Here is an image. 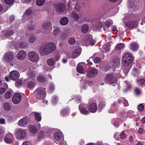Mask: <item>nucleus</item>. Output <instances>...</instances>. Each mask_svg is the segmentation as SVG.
<instances>
[{"mask_svg": "<svg viewBox=\"0 0 145 145\" xmlns=\"http://www.w3.org/2000/svg\"><path fill=\"white\" fill-rule=\"evenodd\" d=\"M130 48L133 51H136L138 48V44L135 42H132L130 45Z\"/></svg>", "mask_w": 145, "mask_h": 145, "instance_id": "b1692460", "label": "nucleus"}, {"mask_svg": "<svg viewBox=\"0 0 145 145\" xmlns=\"http://www.w3.org/2000/svg\"><path fill=\"white\" fill-rule=\"evenodd\" d=\"M133 60L132 55L128 53L124 54L122 58L123 64L125 67L123 69L124 72L125 74H127L130 69L129 65Z\"/></svg>", "mask_w": 145, "mask_h": 145, "instance_id": "f257e3e1", "label": "nucleus"}, {"mask_svg": "<svg viewBox=\"0 0 145 145\" xmlns=\"http://www.w3.org/2000/svg\"><path fill=\"white\" fill-rule=\"evenodd\" d=\"M55 86L53 84H51L50 86L49 89L51 91H52L54 89Z\"/></svg>", "mask_w": 145, "mask_h": 145, "instance_id": "052dcab7", "label": "nucleus"}, {"mask_svg": "<svg viewBox=\"0 0 145 145\" xmlns=\"http://www.w3.org/2000/svg\"><path fill=\"white\" fill-rule=\"evenodd\" d=\"M13 59V53L8 52L5 53L3 57V61L6 63H9Z\"/></svg>", "mask_w": 145, "mask_h": 145, "instance_id": "0eeeda50", "label": "nucleus"}, {"mask_svg": "<svg viewBox=\"0 0 145 145\" xmlns=\"http://www.w3.org/2000/svg\"><path fill=\"white\" fill-rule=\"evenodd\" d=\"M81 53V48H78L75 49L73 52L72 56H70L69 54H68L67 55V57L69 58H72L74 59L78 56Z\"/></svg>", "mask_w": 145, "mask_h": 145, "instance_id": "9d476101", "label": "nucleus"}, {"mask_svg": "<svg viewBox=\"0 0 145 145\" xmlns=\"http://www.w3.org/2000/svg\"><path fill=\"white\" fill-rule=\"evenodd\" d=\"M0 123L1 124H4L5 123V119L3 118L0 119Z\"/></svg>", "mask_w": 145, "mask_h": 145, "instance_id": "e2e57ef3", "label": "nucleus"}, {"mask_svg": "<svg viewBox=\"0 0 145 145\" xmlns=\"http://www.w3.org/2000/svg\"><path fill=\"white\" fill-rule=\"evenodd\" d=\"M6 91V89L4 88H0V94L4 93Z\"/></svg>", "mask_w": 145, "mask_h": 145, "instance_id": "6e6d98bb", "label": "nucleus"}, {"mask_svg": "<svg viewBox=\"0 0 145 145\" xmlns=\"http://www.w3.org/2000/svg\"><path fill=\"white\" fill-rule=\"evenodd\" d=\"M12 93L13 91L11 90L7 91L5 94V98L8 99L11 97L12 96Z\"/></svg>", "mask_w": 145, "mask_h": 145, "instance_id": "cd10ccee", "label": "nucleus"}, {"mask_svg": "<svg viewBox=\"0 0 145 145\" xmlns=\"http://www.w3.org/2000/svg\"><path fill=\"white\" fill-rule=\"evenodd\" d=\"M77 71L80 73H83L84 72L83 68L81 66H78L76 68Z\"/></svg>", "mask_w": 145, "mask_h": 145, "instance_id": "e433bc0d", "label": "nucleus"}, {"mask_svg": "<svg viewBox=\"0 0 145 145\" xmlns=\"http://www.w3.org/2000/svg\"><path fill=\"white\" fill-rule=\"evenodd\" d=\"M14 33L13 31L8 30L5 33V36L7 37H9L11 36Z\"/></svg>", "mask_w": 145, "mask_h": 145, "instance_id": "58836bf2", "label": "nucleus"}, {"mask_svg": "<svg viewBox=\"0 0 145 145\" xmlns=\"http://www.w3.org/2000/svg\"><path fill=\"white\" fill-rule=\"evenodd\" d=\"M45 88L41 87L37 88L35 91V94L38 99H43L46 96Z\"/></svg>", "mask_w": 145, "mask_h": 145, "instance_id": "20e7f679", "label": "nucleus"}, {"mask_svg": "<svg viewBox=\"0 0 145 145\" xmlns=\"http://www.w3.org/2000/svg\"><path fill=\"white\" fill-rule=\"evenodd\" d=\"M102 48L105 49L106 51L109 49L110 47L108 45L105 44L103 46Z\"/></svg>", "mask_w": 145, "mask_h": 145, "instance_id": "3c124183", "label": "nucleus"}, {"mask_svg": "<svg viewBox=\"0 0 145 145\" xmlns=\"http://www.w3.org/2000/svg\"><path fill=\"white\" fill-rule=\"evenodd\" d=\"M69 20L66 17H63L62 18L60 21L61 24L63 25H66L68 22Z\"/></svg>", "mask_w": 145, "mask_h": 145, "instance_id": "c85d7f7f", "label": "nucleus"}, {"mask_svg": "<svg viewBox=\"0 0 145 145\" xmlns=\"http://www.w3.org/2000/svg\"><path fill=\"white\" fill-rule=\"evenodd\" d=\"M22 84V81L20 80L16 82L15 83V85L17 87H19Z\"/></svg>", "mask_w": 145, "mask_h": 145, "instance_id": "bf43d9fd", "label": "nucleus"}, {"mask_svg": "<svg viewBox=\"0 0 145 145\" xmlns=\"http://www.w3.org/2000/svg\"><path fill=\"white\" fill-rule=\"evenodd\" d=\"M137 25V22L135 21L129 22L127 23V26L130 28L133 29Z\"/></svg>", "mask_w": 145, "mask_h": 145, "instance_id": "393cba45", "label": "nucleus"}, {"mask_svg": "<svg viewBox=\"0 0 145 145\" xmlns=\"http://www.w3.org/2000/svg\"><path fill=\"white\" fill-rule=\"evenodd\" d=\"M138 132L140 134H142L143 133V130L141 128H139L138 130Z\"/></svg>", "mask_w": 145, "mask_h": 145, "instance_id": "774afa93", "label": "nucleus"}, {"mask_svg": "<svg viewBox=\"0 0 145 145\" xmlns=\"http://www.w3.org/2000/svg\"><path fill=\"white\" fill-rule=\"evenodd\" d=\"M28 55L29 60L31 61L36 62L38 61L39 56L35 52L30 51Z\"/></svg>", "mask_w": 145, "mask_h": 145, "instance_id": "423d86ee", "label": "nucleus"}, {"mask_svg": "<svg viewBox=\"0 0 145 145\" xmlns=\"http://www.w3.org/2000/svg\"><path fill=\"white\" fill-rule=\"evenodd\" d=\"M14 137L11 133H9L6 135L4 140L5 142L8 144L11 143L13 140Z\"/></svg>", "mask_w": 145, "mask_h": 145, "instance_id": "ddd939ff", "label": "nucleus"}, {"mask_svg": "<svg viewBox=\"0 0 145 145\" xmlns=\"http://www.w3.org/2000/svg\"><path fill=\"white\" fill-rule=\"evenodd\" d=\"M85 40L86 42L89 43L91 46L94 45L96 42L95 40L92 39V36L90 35L86 36Z\"/></svg>", "mask_w": 145, "mask_h": 145, "instance_id": "f3484780", "label": "nucleus"}, {"mask_svg": "<svg viewBox=\"0 0 145 145\" xmlns=\"http://www.w3.org/2000/svg\"><path fill=\"white\" fill-rule=\"evenodd\" d=\"M29 23L30 25L27 27V28L29 30H32L33 29V26L35 25V23L32 21H30Z\"/></svg>", "mask_w": 145, "mask_h": 145, "instance_id": "79ce46f5", "label": "nucleus"}, {"mask_svg": "<svg viewBox=\"0 0 145 145\" xmlns=\"http://www.w3.org/2000/svg\"><path fill=\"white\" fill-rule=\"evenodd\" d=\"M71 16L75 20H78L79 18V17L78 14L74 12H72L71 13Z\"/></svg>", "mask_w": 145, "mask_h": 145, "instance_id": "473e14b6", "label": "nucleus"}, {"mask_svg": "<svg viewBox=\"0 0 145 145\" xmlns=\"http://www.w3.org/2000/svg\"><path fill=\"white\" fill-rule=\"evenodd\" d=\"M89 30V27L87 24H84L82 26L81 28V30L83 33L87 32Z\"/></svg>", "mask_w": 145, "mask_h": 145, "instance_id": "2f4dec72", "label": "nucleus"}, {"mask_svg": "<svg viewBox=\"0 0 145 145\" xmlns=\"http://www.w3.org/2000/svg\"><path fill=\"white\" fill-rule=\"evenodd\" d=\"M55 62V60L53 59H48L47 60V63L49 65L51 66L53 65L54 64Z\"/></svg>", "mask_w": 145, "mask_h": 145, "instance_id": "4c0bfd02", "label": "nucleus"}, {"mask_svg": "<svg viewBox=\"0 0 145 145\" xmlns=\"http://www.w3.org/2000/svg\"><path fill=\"white\" fill-rule=\"evenodd\" d=\"M26 134L25 130L20 128L17 130L16 135L17 139H23L25 137Z\"/></svg>", "mask_w": 145, "mask_h": 145, "instance_id": "39448f33", "label": "nucleus"}, {"mask_svg": "<svg viewBox=\"0 0 145 145\" xmlns=\"http://www.w3.org/2000/svg\"><path fill=\"white\" fill-rule=\"evenodd\" d=\"M106 105V103L105 102L103 101H101L100 102V109H102L105 107Z\"/></svg>", "mask_w": 145, "mask_h": 145, "instance_id": "864d4df0", "label": "nucleus"}, {"mask_svg": "<svg viewBox=\"0 0 145 145\" xmlns=\"http://www.w3.org/2000/svg\"><path fill=\"white\" fill-rule=\"evenodd\" d=\"M28 119L27 118H24L19 121L18 124L21 126H25L27 123Z\"/></svg>", "mask_w": 145, "mask_h": 145, "instance_id": "412c9836", "label": "nucleus"}, {"mask_svg": "<svg viewBox=\"0 0 145 145\" xmlns=\"http://www.w3.org/2000/svg\"><path fill=\"white\" fill-rule=\"evenodd\" d=\"M105 78L106 80L109 81L111 84L117 83V80L114 78L112 74L107 75L106 76Z\"/></svg>", "mask_w": 145, "mask_h": 145, "instance_id": "dca6fc26", "label": "nucleus"}, {"mask_svg": "<svg viewBox=\"0 0 145 145\" xmlns=\"http://www.w3.org/2000/svg\"><path fill=\"white\" fill-rule=\"evenodd\" d=\"M56 48V45L54 43L51 42L47 43L40 48V53L43 56L48 54L54 51Z\"/></svg>", "mask_w": 145, "mask_h": 145, "instance_id": "f03ea898", "label": "nucleus"}, {"mask_svg": "<svg viewBox=\"0 0 145 145\" xmlns=\"http://www.w3.org/2000/svg\"><path fill=\"white\" fill-rule=\"evenodd\" d=\"M26 56V52L24 50H21L18 52L17 55V57L18 60H22L25 58Z\"/></svg>", "mask_w": 145, "mask_h": 145, "instance_id": "6ab92c4d", "label": "nucleus"}, {"mask_svg": "<svg viewBox=\"0 0 145 145\" xmlns=\"http://www.w3.org/2000/svg\"><path fill=\"white\" fill-rule=\"evenodd\" d=\"M44 133L42 132H40L38 134V137L39 138H42L44 136Z\"/></svg>", "mask_w": 145, "mask_h": 145, "instance_id": "13d9d810", "label": "nucleus"}, {"mask_svg": "<svg viewBox=\"0 0 145 145\" xmlns=\"http://www.w3.org/2000/svg\"><path fill=\"white\" fill-rule=\"evenodd\" d=\"M87 105L86 104H82L79 106V109L82 114L87 115L89 114V111L86 109Z\"/></svg>", "mask_w": 145, "mask_h": 145, "instance_id": "1a4fd4ad", "label": "nucleus"}, {"mask_svg": "<svg viewBox=\"0 0 145 145\" xmlns=\"http://www.w3.org/2000/svg\"><path fill=\"white\" fill-rule=\"evenodd\" d=\"M42 27L44 30H48L50 32L52 29V25L49 21H47L44 23L42 25Z\"/></svg>", "mask_w": 145, "mask_h": 145, "instance_id": "a211bd4d", "label": "nucleus"}, {"mask_svg": "<svg viewBox=\"0 0 145 145\" xmlns=\"http://www.w3.org/2000/svg\"><path fill=\"white\" fill-rule=\"evenodd\" d=\"M98 71L95 68H91L87 74V76L88 77H92L95 76L97 74Z\"/></svg>", "mask_w": 145, "mask_h": 145, "instance_id": "4468645a", "label": "nucleus"}, {"mask_svg": "<svg viewBox=\"0 0 145 145\" xmlns=\"http://www.w3.org/2000/svg\"><path fill=\"white\" fill-rule=\"evenodd\" d=\"M120 138L121 139H123L126 137V135L124 132H122L120 135Z\"/></svg>", "mask_w": 145, "mask_h": 145, "instance_id": "5fc2aeb1", "label": "nucleus"}, {"mask_svg": "<svg viewBox=\"0 0 145 145\" xmlns=\"http://www.w3.org/2000/svg\"><path fill=\"white\" fill-rule=\"evenodd\" d=\"M37 80L39 82H42L45 80L46 78L44 76L40 75L38 77Z\"/></svg>", "mask_w": 145, "mask_h": 145, "instance_id": "c9c22d12", "label": "nucleus"}, {"mask_svg": "<svg viewBox=\"0 0 145 145\" xmlns=\"http://www.w3.org/2000/svg\"><path fill=\"white\" fill-rule=\"evenodd\" d=\"M21 99V95L19 93H16L13 95L12 101L14 104H18L20 102Z\"/></svg>", "mask_w": 145, "mask_h": 145, "instance_id": "f8f14e48", "label": "nucleus"}, {"mask_svg": "<svg viewBox=\"0 0 145 145\" xmlns=\"http://www.w3.org/2000/svg\"><path fill=\"white\" fill-rule=\"evenodd\" d=\"M5 1L7 4H12L14 2V0H5Z\"/></svg>", "mask_w": 145, "mask_h": 145, "instance_id": "603ef678", "label": "nucleus"}, {"mask_svg": "<svg viewBox=\"0 0 145 145\" xmlns=\"http://www.w3.org/2000/svg\"><path fill=\"white\" fill-rule=\"evenodd\" d=\"M55 142L60 145H66V141L64 140V138L63 133L61 131H57L54 134Z\"/></svg>", "mask_w": 145, "mask_h": 145, "instance_id": "7ed1b4c3", "label": "nucleus"}, {"mask_svg": "<svg viewBox=\"0 0 145 145\" xmlns=\"http://www.w3.org/2000/svg\"><path fill=\"white\" fill-rule=\"evenodd\" d=\"M80 85L81 88L82 89H86L91 82L88 81L85 77L83 78L81 80Z\"/></svg>", "mask_w": 145, "mask_h": 145, "instance_id": "9b49d317", "label": "nucleus"}, {"mask_svg": "<svg viewBox=\"0 0 145 145\" xmlns=\"http://www.w3.org/2000/svg\"><path fill=\"white\" fill-rule=\"evenodd\" d=\"M65 9V5L63 4L60 3L56 6V9L59 12H63Z\"/></svg>", "mask_w": 145, "mask_h": 145, "instance_id": "aec40b11", "label": "nucleus"}, {"mask_svg": "<svg viewBox=\"0 0 145 145\" xmlns=\"http://www.w3.org/2000/svg\"><path fill=\"white\" fill-rule=\"evenodd\" d=\"M27 85L28 88L29 89H31L34 88L35 86V83L33 81H30L28 82Z\"/></svg>", "mask_w": 145, "mask_h": 145, "instance_id": "bb28decb", "label": "nucleus"}, {"mask_svg": "<svg viewBox=\"0 0 145 145\" xmlns=\"http://www.w3.org/2000/svg\"><path fill=\"white\" fill-rule=\"evenodd\" d=\"M69 109H64L61 110L60 114L61 116H64L67 115L69 113Z\"/></svg>", "mask_w": 145, "mask_h": 145, "instance_id": "7c9ffc66", "label": "nucleus"}, {"mask_svg": "<svg viewBox=\"0 0 145 145\" xmlns=\"http://www.w3.org/2000/svg\"><path fill=\"white\" fill-rule=\"evenodd\" d=\"M111 24L110 23V22L108 21H107L105 22V25L107 27H109L110 26Z\"/></svg>", "mask_w": 145, "mask_h": 145, "instance_id": "69168bd1", "label": "nucleus"}, {"mask_svg": "<svg viewBox=\"0 0 145 145\" xmlns=\"http://www.w3.org/2000/svg\"><path fill=\"white\" fill-rule=\"evenodd\" d=\"M3 107L4 109L6 110H9L10 109L11 105L9 103H6L4 104Z\"/></svg>", "mask_w": 145, "mask_h": 145, "instance_id": "72a5a7b5", "label": "nucleus"}, {"mask_svg": "<svg viewBox=\"0 0 145 145\" xmlns=\"http://www.w3.org/2000/svg\"><path fill=\"white\" fill-rule=\"evenodd\" d=\"M94 62L95 63H98L100 61V58L98 57H97L93 59Z\"/></svg>", "mask_w": 145, "mask_h": 145, "instance_id": "680f3d73", "label": "nucleus"}, {"mask_svg": "<svg viewBox=\"0 0 145 145\" xmlns=\"http://www.w3.org/2000/svg\"><path fill=\"white\" fill-rule=\"evenodd\" d=\"M81 97L79 96H77L75 97L74 99L76 101L77 103H79L81 101Z\"/></svg>", "mask_w": 145, "mask_h": 145, "instance_id": "09e8293b", "label": "nucleus"}, {"mask_svg": "<svg viewBox=\"0 0 145 145\" xmlns=\"http://www.w3.org/2000/svg\"><path fill=\"white\" fill-rule=\"evenodd\" d=\"M34 116L35 120L38 121H40L41 119V117L40 113L37 112H35Z\"/></svg>", "mask_w": 145, "mask_h": 145, "instance_id": "c756f323", "label": "nucleus"}, {"mask_svg": "<svg viewBox=\"0 0 145 145\" xmlns=\"http://www.w3.org/2000/svg\"><path fill=\"white\" fill-rule=\"evenodd\" d=\"M93 144H94L92 143H89L87 144L86 145H100V143L98 142L97 143H93Z\"/></svg>", "mask_w": 145, "mask_h": 145, "instance_id": "338daca9", "label": "nucleus"}, {"mask_svg": "<svg viewBox=\"0 0 145 145\" xmlns=\"http://www.w3.org/2000/svg\"><path fill=\"white\" fill-rule=\"evenodd\" d=\"M138 110L140 111H142L144 110V106L143 104H140L138 106Z\"/></svg>", "mask_w": 145, "mask_h": 145, "instance_id": "c03bdc74", "label": "nucleus"}, {"mask_svg": "<svg viewBox=\"0 0 145 145\" xmlns=\"http://www.w3.org/2000/svg\"><path fill=\"white\" fill-rule=\"evenodd\" d=\"M58 98L56 96H54L53 98L52 102L54 104L56 103L57 101Z\"/></svg>", "mask_w": 145, "mask_h": 145, "instance_id": "4d7b16f0", "label": "nucleus"}, {"mask_svg": "<svg viewBox=\"0 0 145 145\" xmlns=\"http://www.w3.org/2000/svg\"><path fill=\"white\" fill-rule=\"evenodd\" d=\"M9 77L11 79L13 80H15L19 78L20 73L17 71L13 70L10 72Z\"/></svg>", "mask_w": 145, "mask_h": 145, "instance_id": "6e6552de", "label": "nucleus"}, {"mask_svg": "<svg viewBox=\"0 0 145 145\" xmlns=\"http://www.w3.org/2000/svg\"><path fill=\"white\" fill-rule=\"evenodd\" d=\"M75 42V39L73 38H71L69 40V42L71 44H73Z\"/></svg>", "mask_w": 145, "mask_h": 145, "instance_id": "49530a36", "label": "nucleus"}, {"mask_svg": "<svg viewBox=\"0 0 145 145\" xmlns=\"http://www.w3.org/2000/svg\"><path fill=\"white\" fill-rule=\"evenodd\" d=\"M60 30L59 28L57 27H55L53 31L54 35L56 36H58L60 33Z\"/></svg>", "mask_w": 145, "mask_h": 145, "instance_id": "f704fd0d", "label": "nucleus"}, {"mask_svg": "<svg viewBox=\"0 0 145 145\" xmlns=\"http://www.w3.org/2000/svg\"><path fill=\"white\" fill-rule=\"evenodd\" d=\"M89 108L90 112L92 113L95 112L97 109L96 105L94 103L91 104L89 106Z\"/></svg>", "mask_w": 145, "mask_h": 145, "instance_id": "4be33fe9", "label": "nucleus"}, {"mask_svg": "<svg viewBox=\"0 0 145 145\" xmlns=\"http://www.w3.org/2000/svg\"><path fill=\"white\" fill-rule=\"evenodd\" d=\"M32 13V11L30 9H28L25 12V13L24 14V15L26 14L27 15H29Z\"/></svg>", "mask_w": 145, "mask_h": 145, "instance_id": "8fccbe9b", "label": "nucleus"}, {"mask_svg": "<svg viewBox=\"0 0 145 145\" xmlns=\"http://www.w3.org/2000/svg\"><path fill=\"white\" fill-rule=\"evenodd\" d=\"M20 42L18 46L20 48H23L26 47L27 46V44L26 42L27 38L24 37H21L20 38Z\"/></svg>", "mask_w": 145, "mask_h": 145, "instance_id": "2eb2a0df", "label": "nucleus"}, {"mask_svg": "<svg viewBox=\"0 0 145 145\" xmlns=\"http://www.w3.org/2000/svg\"><path fill=\"white\" fill-rule=\"evenodd\" d=\"M138 83L139 84H143L145 81V79L142 78L137 80Z\"/></svg>", "mask_w": 145, "mask_h": 145, "instance_id": "de8ad7c7", "label": "nucleus"}, {"mask_svg": "<svg viewBox=\"0 0 145 145\" xmlns=\"http://www.w3.org/2000/svg\"><path fill=\"white\" fill-rule=\"evenodd\" d=\"M111 63L114 67H118L120 64V59L118 58H116L112 61Z\"/></svg>", "mask_w": 145, "mask_h": 145, "instance_id": "5701e85b", "label": "nucleus"}, {"mask_svg": "<svg viewBox=\"0 0 145 145\" xmlns=\"http://www.w3.org/2000/svg\"><path fill=\"white\" fill-rule=\"evenodd\" d=\"M124 47V44L123 43H120L118 44L115 47L116 50H118L121 49Z\"/></svg>", "mask_w": 145, "mask_h": 145, "instance_id": "a19ab883", "label": "nucleus"}, {"mask_svg": "<svg viewBox=\"0 0 145 145\" xmlns=\"http://www.w3.org/2000/svg\"><path fill=\"white\" fill-rule=\"evenodd\" d=\"M135 92L137 95H138L141 93V90L139 88H136L135 89Z\"/></svg>", "mask_w": 145, "mask_h": 145, "instance_id": "a18cd8bd", "label": "nucleus"}, {"mask_svg": "<svg viewBox=\"0 0 145 145\" xmlns=\"http://www.w3.org/2000/svg\"><path fill=\"white\" fill-rule=\"evenodd\" d=\"M29 129L30 132L32 133H35L37 131V129L35 126L31 125L29 127Z\"/></svg>", "mask_w": 145, "mask_h": 145, "instance_id": "a878e982", "label": "nucleus"}, {"mask_svg": "<svg viewBox=\"0 0 145 145\" xmlns=\"http://www.w3.org/2000/svg\"><path fill=\"white\" fill-rule=\"evenodd\" d=\"M45 0H37L36 4L39 6H41L43 5L44 3Z\"/></svg>", "mask_w": 145, "mask_h": 145, "instance_id": "ea45409f", "label": "nucleus"}, {"mask_svg": "<svg viewBox=\"0 0 145 145\" xmlns=\"http://www.w3.org/2000/svg\"><path fill=\"white\" fill-rule=\"evenodd\" d=\"M22 145H31V144L30 142L26 141L23 143Z\"/></svg>", "mask_w": 145, "mask_h": 145, "instance_id": "0e129e2a", "label": "nucleus"}, {"mask_svg": "<svg viewBox=\"0 0 145 145\" xmlns=\"http://www.w3.org/2000/svg\"><path fill=\"white\" fill-rule=\"evenodd\" d=\"M36 39L35 36L32 35L31 36L29 39V41L30 43H32L34 42Z\"/></svg>", "mask_w": 145, "mask_h": 145, "instance_id": "37998d69", "label": "nucleus"}]
</instances>
